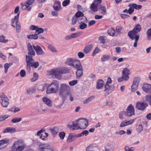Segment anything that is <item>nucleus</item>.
Segmentation results:
<instances>
[{"mask_svg":"<svg viewBox=\"0 0 151 151\" xmlns=\"http://www.w3.org/2000/svg\"><path fill=\"white\" fill-rule=\"evenodd\" d=\"M143 91L146 93H149L151 92V85L149 84H144L142 87Z\"/></svg>","mask_w":151,"mask_h":151,"instance_id":"nucleus-16","label":"nucleus"},{"mask_svg":"<svg viewBox=\"0 0 151 151\" xmlns=\"http://www.w3.org/2000/svg\"><path fill=\"white\" fill-rule=\"evenodd\" d=\"M140 78L139 77H136L134 78L133 83H135L139 85V83L140 81Z\"/></svg>","mask_w":151,"mask_h":151,"instance_id":"nucleus-43","label":"nucleus"},{"mask_svg":"<svg viewBox=\"0 0 151 151\" xmlns=\"http://www.w3.org/2000/svg\"><path fill=\"white\" fill-rule=\"evenodd\" d=\"M70 2V0H65L63 1L62 3L63 6H66L68 5Z\"/></svg>","mask_w":151,"mask_h":151,"instance_id":"nucleus-52","label":"nucleus"},{"mask_svg":"<svg viewBox=\"0 0 151 151\" xmlns=\"http://www.w3.org/2000/svg\"><path fill=\"white\" fill-rule=\"evenodd\" d=\"M75 59L72 58H69L67 59L66 61L65 62V63L67 65L72 66V64L74 62V61Z\"/></svg>","mask_w":151,"mask_h":151,"instance_id":"nucleus-27","label":"nucleus"},{"mask_svg":"<svg viewBox=\"0 0 151 151\" xmlns=\"http://www.w3.org/2000/svg\"><path fill=\"white\" fill-rule=\"evenodd\" d=\"M20 75L22 77H24L26 75V72L24 70H22L20 72Z\"/></svg>","mask_w":151,"mask_h":151,"instance_id":"nucleus-64","label":"nucleus"},{"mask_svg":"<svg viewBox=\"0 0 151 151\" xmlns=\"http://www.w3.org/2000/svg\"><path fill=\"white\" fill-rule=\"evenodd\" d=\"M81 66H82V65L80 61L79 60L75 59L71 66L77 69L78 68Z\"/></svg>","mask_w":151,"mask_h":151,"instance_id":"nucleus-23","label":"nucleus"},{"mask_svg":"<svg viewBox=\"0 0 151 151\" xmlns=\"http://www.w3.org/2000/svg\"><path fill=\"white\" fill-rule=\"evenodd\" d=\"M135 114V109L134 107L132 104H130L127 107L126 111L125 112V115L127 116H132Z\"/></svg>","mask_w":151,"mask_h":151,"instance_id":"nucleus-7","label":"nucleus"},{"mask_svg":"<svg viewBox=\"0 0 151 151\" xmlns=\"http://www.w3.org/2000/svg\"><path fill=\"white\" fill-rule=\"evenodd\" d=\"M9 141L8 138H4L0 140V150L5 147V144H8Z\"/></svg>","mask_w":151,"mask_h":151,"instance_id":"nucleus-14","label":"nucleus"},{"mask_svg":"<svg viewBox=\"0 0 151 151\" xmlns=\"http://www.w3.org/2000/svg\"><path fill=\"white\" fill-rule=\"evenodd\" d=\"M38 78V75L36 73H34L33 75V77L30 79V80L32 82H35L37 81Z\"/></svg>","mask_w":151,"mask_h":151,"instance_id":"nucleus-37","label":"nucleus"},{"mask_svg":"<svg viewBox=\"0 0 151 151\" xmlns=\"http://www.w3.org/2000/svg\"><path fill=\"white\" fill-rule=\"evenodd\" d=\"M10 66V64L8 63H6L5 64L4 67V72L5 73H6L7 70L9 69V68Z\"/></svg>","mask_w":151,"mask_h":151,"instance_id":"nucleus-53","label":"nucleus"},{"mask_svg":"<svg viewBox=\"0 0 151 151\" xmlns=\"http://www.w3.org/2000/svg\"><path fill=\"white\" fill-rule=\"evenodd\" d=\"M122 29V27L119 26H116V32L118 33H120Z\"/></svg>","mask_w":151,"mask_h":151,"instance_id":"nucleus-60","label":"nucleus"},{"mask_svg":"<svg viewBox=\"0 0 151 151\" xmlns=\"http://www.w3.org/2000/svg\"><path fill=\"white\" fill-rule=\"evenodd\" d=\"M129 8L128 10V13L129 14H131L134 12V8L132 6L131 4H129Z\"/></svg>","mask_w":151,"mask_h":151,"instance_id":"nucleus-41","label":"nucleus"},{"mask_svg":"<svg viewBox=\"0 0 151 151\" xmlns=\"http://www.w3.org/2000/svg\"><path fill=\"white\" fill-rule=\"evenodd\" d=\"M87 27V25L84 23H81L80 25V28L81 29H83L86 28Z\"/></svg>","mask_w":151,"mask_h":151,"instance_id":"nucleus-58","label":"nucleus"},{"mask_svg":"<svg viewBox=\"0 0 151 151\" xmlns=\"http://www.w3.org/2000/svg\"><path fill=\"white\" fill-rule=\"evenodd\" d=\"M44 32L43 29L42 28H37V30H36L35 34L38 35L40 34L43 33Z\"/></svg>","mask_w":151,"mask_h":151,"instance_id":"nucleus-36","label":"nucleus"},{"mask_svg":"<svg viewBox=\"0 0 151 151\" xmlns=\"http://www.w3.org/2000/svg\"><path fill=\"white\" fill-rule=\"evenodd\" d=\"M101 3L93 1L90 7L91 12L93 13L98 11L99 9V6L101 5Z\"/></svg>","mask_w":151,"mask_h":151,"instance_id":"nucleus-6","label":"nucleus"},{"mask_svg":"<svg viewBox=\"0 0 151 151\" xmlns=\"http://www.w3.org/2000/svg\"><path fill=\"white\" fill-rule=\"evenodd\" d=\"M80 129H86L88 125V121L85 119H81L78 120Z\"/></svg>","mask_w":151,"mask_h":151,"instance_id":"nucleus-9","label":"nucleus"},{"mask_svg":"<svg viewBox=\"0 0 151 151\" xmlns=\"http://www.w3.org/2000/svg\"><path fill=\"white\" fill-rule=\"evenodd\" d=\"M61 4L60 1H56L55 2L53 6L54 9L56 11H58L60 9H61Z\"/></svg>","mask_w":151,"mask_h":151,"instance_id":"nucleus-22","label":"nucleus"},{"mask_svg":"<svg viewBox=\"0 0 151 151\" xmlns=\"http://www.w3.org/2000/svg\"><path fill=\"white\" fill-rule=\"evenodd\" d=\"M51 72V74L54 76L55 77L59 79L62 77V75L61 71L60 70V68L52 70Z\"/></svg>","mask_w":151,"mask_h":151,"instance_id":"nucleus-11","label":"nucleus"},{"mask_svg":"<svg viewBox=\"0 0 151 151\" xmlns=\"http://www.w3.org/2000/svg\"><path fill=\"white\" fill-rule=\"evenodd\" d=\"M23 142L19 140L15 141L11 147L12 151H22L26 147L24 144H22Z\"/></svg>","mask_w":151,"mask_h":151,"instance_id":"nucleus-5","label":"nucleus"},{"mask_svg":"<svg viewBox=\"0 0 151 151\" xmlns=\"http://www.w3.org/2000/svg\"><path fill=\"white\" fill-rule=\"evenodd\" d=\"M138 85L133 83V84L131 86L132 91V92L135 91L137 89Z\"/></svg>","mask_w":151,"mask_h":151,"instance_id":"nucleus-44","label":"nucleus"},{"mask_svg":"<svg viewBox=\"0 0 151 151\" xmlns=\"http://www.w3.org/2000/svg\"><path fill=\"white\" fill-rule=\"evenodd\" d=\"M46 86V84H44L43 86L40 85L39 86L38 88L39 91H43L45 89Z\"/></svg>","mask_w":151,"mask_h":151,"instance_id":"nucleus-56","label":"nucleus"},{"mask_svg":"<svg viewBox=\"0 0 151 151\" xmlns=\"http://www.w3.org/2000/svg\"><path fill=\"white\" fill-rule=\"evenodd\" d=\"M52 148L51 146L47 144H41L39 146L40 151H49Z\"/></svg>","mask_w":151,"mask_h":151,"instance_id":"nucleus-12","label":"nucleus"},{"mask_svg":"<svg viewBox=\"0 0 151 151\" xmlns=\"http://www.w3.org/2000/svg\"><path fill=\"white\" fill-rule=\"evenodd\" d=\"M136 130L138 133H140L142 131V127L141 124H139L137 126Z\"/></svg>","mask_w":151,"mask_h":151,"instance_id":"nucleus-48","label":"nucleus"},{"mask_svg":"<svg viewBox=\"0 0 151 151\" xmlns=\"http://www.w3.org/2000/svg\"><path fill=\"white\" fill-rule=\"evenodd\" d=\"M35 0H28L26 2H25L23 5L22 6V8L25 9L26 8H27L30 5H32L33 3Z\"/></svg>","mask_w":151,"mask_h":151,"instance_id":"nucleus-21","label":"nucleus"},{"mask_svg":"<svg viewBox=\"0 0 151 151\" xmlns=\"http://www.w3.org/2000/svg\"><path fill=\"white\" fill-rule=\"evenodd\" d=\"M28 38L29 39H37L38 38V37L36 34L35 35H30L28 36Z\"/></svg>","mask_w":151,"mask_h":151,"instance_id":"nucleus-42","label":"nucleus"},{"mask_svg":"<svg viewBox=\"0 0 151 151\" xmlns=\"http://www.w3.org/2000/svg\"><path fill=\"white\" fill-rule=\"evenodd\" d=\"M70 88L69 86L65 84H62L60 85V89L59 94L60 97L64 100H65L68 94L67 91Z\"/></svg>","mask_w":151,"mask_h":151,"instance_id":"nucleus-4","label":"nucleus"},{"mask_svg":"<svg viewBox=\"0 0 151 151\" xmlns=\"http://www.w3.org/2000/svg\"><path fill=\"white\" fill-rule=\"evenodd\" d=\"M100 7L99 8V9L101 11V14H105L106 12V7L100 5Z\"/></svg>","mask_w":151,"mask_h":151,"instance_id":"nucleus-35","label":"nucleus"},{"mask_svg":"<svg viewBox=\"0 0 151 151\" xmlns=\"http://www.w3.org/2000/svg\"><path fill=\"white\" fill-rule=\"evenodd\" d=\"M93 46L92 45H88L84 47L83 50V52L86 54L90 52Z\"/></svg>","mask_w":151,"mask_h":151,"instance_id":"nucleus-25","label":"nucleus"},{"mask_svg":"<svg viewBox=\"0 0 151 151\" xmlns=\"http://www.w3.org/2000/svg\"><path fill=\"white\" fill-rule=\"evenodd\" d=\"M34 49L35 50L37 55H42L44 54V52L42 48L38 45L35 46L33 45Z\"/></svg>","mask_w":151,"mask_h":151,"instance_id":"nucleus-15","label":"nucleus"},{"mask_svg":"<svg viewBox=\"0 0 151 151\" xmlns=\"http://www.w3.org/2000/svg\"><path fill=\"white\" fill-rule=\"evenodd\" d=\"M48 47L49 49L51 51L53 52H56L57 51L55 48L51 45H48Z\"/></svg>","mask_w":151,"mask_h":151,"instance_id":"nucleus-59","label":"nucleus"},{"mask_svg":"<svg viewBox=\"0 0 151 151\" xmlns=\"http://www.w3.org/2000/svg\"><path fill=\"white\" fill-rule=\"evenodd\" d=\"M148 106V104L145 102H137L136 105L135 107L136 109L143 111L145 110Z\"/></svg>","mask_w":151,"mask_h":151,"instance_id":"nucleus-10","label":"nucleus"},{"mask_svg":"<svg viewBox=\"0 0 151 151\" xmlns=\"http://www.w3.org/2000/svg\"><path fill=\"white\" fill-rule=\"evenodd\" d=\"M84 14L81 12L78 11L75 14V17L77 18H78L81 17H83L84 16Z\"/></svg>","mask_w":151,"mask_h":151,"instance_id":"nucleus-49","label":"nucleus"},{"mask_svg":"<svg viewBox=\"0 0 151 151\" xmlns=\"http://www.w3.org/2000/svg\"><path fill=\"white\" fill-rule=\"evenodd\" d=\"M115 30L113 27L109 28L107 31L108 34L110 36L114 37L115 36Z\"/></svg>","mask_w":151,"mask_h":151,"instance_id":"nucleus-29","label":"nucleus"},{"mask_svg":"<svg viewBox=\"0 0 151 151\" xmlns=\"http://www.w3.org/2000/svg\"><path fill=\"white\" fill-rule=\"evenodd\" d=\"M78 120L73 122L72 125H69V127L71 130H78L80 129Z\"/></svg>","mask_w":151,"mask_h":151,"instance_id":"nucleus-13","label":"nucleus"},{"mask_svg":"<svg viewBox=\"0 0 151 151\" xmlns=\"http://www.w3.org/2000/svg\"><path fill=\"white\" fill-rule=\"evenodd\" d=\"M5 37L3 35L0 36V42L3 43H6L8 41L7 39H5Z\"/></svg>","mask_w":151,"mask_h":151,"instance_id":"nucleus-38","label":"nucleus"},{"mask_svg":"<svg viewBox=\"0 0 151 151\" xmlns=\"http://www.w3.org/2000/svg\"><path fill=\"white\" fill-rule=\"evenodd\" d=\"M147 37L148 40L151 39V28L148 29L147 31Z\"/></svg>","mask_w":151,"mask_h":151,"instance_id":"nucleus-39","label":"nucleus"},{"mask_svg":"<svg viewBox=\"0 0 151 151\" xmlns=\"http://www.w3.org/2000/svg\"><path fill=\"white\" fill-rule=\"evenodd\" d=\"M51 133L53 135H56L58 132V129L57 127H54L52 129H50Z\"/></svg>","mask_w":151,"mask_h":151,"instance_id":"nucleus-32","label":"nucleus"},{"mask_svg":"<svg viewBox=\"0 0 151 151\" xmlns=\"http://www.w3.org/2000/svg\"><path fill=\"white\" fill-rule=\"evenodd\" d=\"M104 84V81L102 79L98 80L96 85V88L98 89H101Z\"/></svg>","mask_w":151,"mask_h":151,"instance_id":"nucleus-20","label":"nucleus"},{"mask_svg":"<svg viewBox=\"0 0 151 151\" xmlns=\"http://www.w3.org/2000/svg\"><path fill=\"white\" fill-rule=\"evenodd\" d=\"M37 135H39L40 138L42 140H44L48 136V134L46 132H42V131L40 130L37 133Z\"/></svg>","mask_w":151,"mask_h":151,"instance_id":"nucleus-17","label":"nucleus"},{"mask_svg":"<svg viewBox=\"0 0 151 151\" xmlns=\"http://www.w3.org/2000/svg\"><path fill=\"white\" fill-rule=\"evenodd\" d=\"M39 66V63L38 62H36L35 63L33 62L31 63V66L32 68H37Z\"/></svg>","mask_w":151,"mask_h":151,"instance_id":"nucleus-47","label":"nucleus"},{"mask_svg":"<svg viewBox=\"0 0 151 151\" xmlns=\"http://www.w3.org/2000/svg\"><path fill=\"white\" fill-rule=\"evenodd\" d=\"M59 83L58 81L54 80L50 84H49L47 87L46 93L50 94L57 92L59 90Z\"/></svg>","mask_w":151,"mask_h":151,"instance_id":"nucleus-3","label":"nucleus"},{"mask_svg":"<svg viewBox=\"0 0 151 151\" xmlns=\"http://www.w3.org/2000/svg\"><path fill=\"white\" fill-rule=\"evenodd\" d=\"M76 137H77L76 135H74L72 133L70 134L67 139V142H70L73 141L74 138Z\"/></svg>","mask_w":151,"mask_h":151,"instance_id":"nucleus-28","label":"nucleus"},{"mask_svg":"<svg viewBox=\"0 0 151 151\" xmlns=\"http://www.w3.org/2000/svg\"><path fill=\"white\" fill-rule=\"evenodd\" d=\"M77 83L78 81L77 80H73L70 81L69 82V84L70 86H73L76 84Z\"/></svg>","mask_w":151,"mask_h":151,"instance_id":"nucleus-50","label":"nucleus"},{"mask_svg":"<svg viewBox=\"0 0 151 151\" xmlns=\"http://www.w3.org/2000/svg\"><path fill=\"white\" fill-rule=\"evenodd\" d=\"M95 98V96H91L85 99L83 101V103L84 104H88L93 99Z\"/></svg>","mask_w":151,"mask_h":151,"instance_id":"nucleus-31","label":"nucleus"},{"mask_svg":"<svg viewBox=\"0 0 151 151\" xmlns=\"http://www.w3.org/2000/svg\"><path fill=\"white\" fill-rule=\"evenodd\" d=\"M16 28L17 32L19 33L21 29V25L19 21H18L17 20L16 21Z\"/></svg>","mask_w":151,"mask_h":151,"instance_id":"nucleus-33","label":"nucleus"},{"mask_svg":"<svg viewBox=\"0 0 151 151\" xmlns=\"http://www.w3.org/2000/svg\"><path fill=\"white\" fill-rule=\"evenodd\" d=\"M110 58V57L108 55H103L101 57V60L103 62L107 61Z\"/></svg>","mask_w":151,"mask_h":151,"instance_id":"nucleus-30","label":"nucleus"},{"mask_svg":"<svg viewBox=\"0 0 151 151\" xmlns=\"http://www.w3.org/2000/svg\"><path fill=\"white\" fill-rule=\"evenodd\" d=\"M16 129L14 127H7L5 128L3 132L4 133H13L16 132Z\"/></svg>","mask_w":151,"mask_h":151,"instance_id":"nucleus-24","label":"nucleus"},{"mask_svg":"<svg viewBox=\"0 0 151 151\" xmlns=\"http://www.w3.org/2000/svg\"><path fill=\"white\" fill-rule=\"evenodd\" d=\"M77 18L75 16H73L72 19V23L73 25L75 24L77 22Z\"/></svg>","mask_w":151,"mask_h":151,"instance_id":"nucleus-55","label":"nucleus"},{"mask_svg":"<svg viewBox=\"0 0 151 151\" xmlns=\"http://www.w3.org/2000/svg\"><path fill=\"white\" fill-rule=\"evenodd\" d=\"M141 28L140 24H137L136 25L132 31H129L128 32L129 37L132 40L135 39L134 43V46L136 47L137 46V42L139 39V36L137 35V34L141 30Z\"/></svg>","mask_w":151,"mask_h":151,"instance_id":"nucleus-1","label":"nucleus"},{"mask_svg":"<svg viewBox=\"0 0 151 151\" xmlns=\"http://www.w3.org/2000/svg\"><path fill=\"white\" fill-rule=\"evenodd\" d=\"M42 100L44 103L49 106L51 107L52 106V102L48 98L44 97Z\"/></svg>","mask_w":151,"mask_h":151,"instance_id":"nucleus-26","label":"nucleus"},{"mask_svg":"<svg viewBox=\"0 0 151 151\" xmlns=\"http://www.w3.org/2000/svg\"><path fill=\"white\" fill-rule=\"evenodd\" d=\"M0 103L3 107H7L9 104V100L6 96L3 95L0 96Z\"/></svg>","mask_w":151,"mask_h":151,"instance_id":"nucleus-8","label":"nucleus"},{"mask_svg":"<svg viewBox=\"0 0 151 151\" xmlns=\"http://www.w3.org/2000/svg\"><path fill=\"white\" fill-rule=\"evenodd\" d=\"M77 70L76 73V75L77 78H80L83 75V68L82 66H81L78 68H77Z\"/></svg>","mask_w":151,"mask_h":151,"instance_id":"nucleus-18","label":"nucleus"},{"mask_svg":"<svg viewBox=\"0 0 151 151\" xmlns=\"http://www.w3.org/2000/svg\"><path fill=\"white\" fill-rule=\"evenodd\" d=\"M124 149L125 151H133L134 150L135 148L134 147L129 148V147L126 146L124 147Z\"/></svg>","mask_w":151,"mask_h":151,"instance_id":"nucleus-54","label":"nucleus"},{"mask_svg":"<svg viewBox=\"0 0 151 151\" xmlns=\"http://www.w3.org/2000/svg\"><path fill=\"white\" fill-rule=\"evenodd\" d=\"M146 100L149 102V104L151 105V95H147L146 96Z\"/></svg>","mask_w":151,"mask_h":151,"instance_id":"nucleus-63","label":"nucleus"},{"mask_svg":"<svg viewBox=\"0 0 151 151\" xmlns=\"http://www.w3.org/2000/svg\"><path fill=\"white\" fill-rule=\"evenodd\" d=\"M65 135V133L64 132H61L59 133V136L61 139H64Z\"/></svg>","mask_w":151,"mask_h":151,"instance_id":"nucleus-51","label":"nucleus"},{"mask_svg":"<svg viewBox=\"0 0 151 151\" xmlns=\"http://www.w3.org/2000/svg\"><path fill=\"white\" fill-rule=\"evenodd\" d=\"M132 6L137 10H139L141 9L142 7V6L140 5H137L136 4H132Z\"/></svg>","mask_w":151,"mask_h":151,"instance_id":"nucleus-40","label":"nucleus"},{"mask_svg":"<svg viewBox=\"0 0 151 151\" xmlns=\"http://www.w3.org/2000/svg\"><path fill=\"white\" fill-rule=\"evenodd\" d=\"M27 48L28 50V55L26 56V61L27 63V68L28 70H30L31 63L34 62L32 56L35 55V53L33 50L31 44L28 43L27 45Z\"/></svg>","mask_w":151,"mask_h":151,"instance_id":"nucleus-2","label":"nucleus"},{"mask_svg":"<svg viewBox=\"0 0 151 151\" xmlns=\"http://www.w3.org/2000/svg\"><path fill=\"white\" fill-rule=\"evenodd\" d=\"M22 119L21 118H16L13 119L12 120V122L13 123L18 122L21 121Z\"/></svg>","mask_w":151,"mask_h":151,"instance_id":"nucleus-45","label":"nucleus"},{"mask_svg":"<svg viewBox=\"0 0 151 151\" xmlns=\"http://www.w3.org/2000/svg\"><path fill=\"white\" fill-rule=\"evenodd\" d=\"M99 40H100L101 43L104 44L105 42V37L103 36H100L99 37Z\"/></svg>","mask_w":151,"mask_h":151,"instance_id":"nucleus-61","label":"nucleus"},{"mask_svg":"<svg viewBox=\"0 0 151 151\" xmlns=\"http://www.w3.org/2000/svg\"><path fill=\"white\" fill-rule=\"evenodd\" d=\"M9 117L8 115H5L0 116V122L4 121Z\"/></svg>","mask_w":151,"mask_h":151,"instance_id":"nucleus-46","label":"nucleus"},{"mask_svg":"<svg viewBox=\"0 0 151 151\" xmlns=\"http://www.w3.org/2000/svg\"><path fill=\"white\" fill-rule=\"evenodd\" d=\"M134 119L130 120V121H123L121 122L120 125V127H123L128 125L131 124L134 122Z\"/></svg>","mask_w":151,"mask_h":151,"instance_id":"nucleus-19","label":"nucleus"},{"mask_svg":"<svg viewBox=\"0 0 151 151\" xmlns=\"http://www.w3.org/2000/svg\"><path fill=\"white\" fill-rule=\"evenodd\" d=\"M129 70L128 69L124 68L122 71V74H129Z\"/></svg>","mask_w":151,"mask_h":151,"instance_id":"nucleus-62","label":"nucleus"},{"mask_svg":"<svg viewBox=\"0 0 151 151\" xmlns=\"http://www.w3.org/2000/svg\"><path fill=\"white\" fill-rule=\"evenodd\" d=\"M100 50L97 47H96L94 50L93 52V55H94L99 52Z\"/></svg>","mask_w":151,"mask_h":151,"instance_id":"nucleus-57","label":"nucleus"},{"mask_svg":"<svg viewBox=\"0 0 151 151\" xmlns=\"http://www.w3.org/2000/svg\"><path fill=\"white\" fill-rule=\"evenodd\" d=\"M88 132L86 130L83 131L81 133L78 134L76 135L77 137H80L83 136L84 135L86 136L88 134Z\"/></svg>","mask_w":151,"mask_h":151,"instance_id":"nucleus-34","label":"nucleus"}]
</instances>
